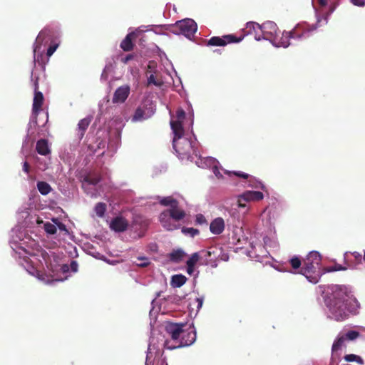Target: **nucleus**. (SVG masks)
<instances>
[{
    "label": "nucleus",
    "instance_id": "obj_41",
    "mask_svg": "<svg viewBox=\"0 0 365 365\" xmlns=\"http://www.w3.org/2000/svg\"><path fill=\"white\" fill-rule=\"evenodd\" d=\"M147 84H148V86L155 85L156 86H161L163 84V82L160 80H157L155 76L153 74H150L148 77V83Z\"/></svg>",
    "mask_w": 365,
    "mask_h": 365
},
{
    "label": "nucleus",
    "instance_id": "obj_23",
    "mask_svg": "<svg viewBox=\"0 0 365 365\" xmlns=\"http://www.w3.org/2000/svg\"><path fill=\"white\" fill-rule=\"evenodd\" d=\"M225 228V222L222 218L215 219L210 225V230L212 234L219 235L222 232Z\"/></svg>",
    "mask_w": 365,
    "mask_h": 365
},
{
    "label": "nucleus",
    "instance_id": "obj_35",
    "mask_svg": "<svg viewBox=\"0 0 365 365\" xmlns=\"http://www.w3.org/2000/svg\"><path fill=\"white\" fill-rule=\"evenodd\" d=\"M83 181L88 185H96L101 181V177L97 174L88 175L84 178Z\"/></svg>",
    "mask_w": 365,
    "mask_h": 365
},
{
    "label": "nucleus",
    "instance_id": "obj_17",
    "mask_svg": "<svg viewBox=\"0 0 365 365\" xmlns=\"http://www.w3.org/2000/svg\"><path fill=\"white\" fill-rule=\"evenodd\" d=\"M128 220L122 216L114 217L110 224V229L118 232L125 231L128 228Z\"/></svg>",
    "mask_w": 365,
    "mask_h": 365
},
{
    "label": "nucleus",
    "instance_id": "obj_26",
    "mask_svg": "<svg viewBox=\"0 0 365 365\" xmlns=\"http://www.w3.org/2000/svg\"><path fill=\"white\" fill-rule=\"evenodd\" d=\"M37 153L41 155H46L51 153L48 148V140L46 139H40L37 141L36 145Z\"/></svg>",
    "mask_w": 365,
    "mask_h": 365
},
{
    "label": "nucleus",
    "instance_id": "obj_46",
    "mask_svg": "<svg viewBox=\"0 0 365 365\" xmlns=\"http://www.w3.org/2000/svg\"><path fill=\"white\" fill-rule=\"evenodd\" d=\"M58 47V43H52L49 46V47L47 49L46 55L48 57H50L53 55V53L56 51L57 48Z\"/></svg>",
    "mask_w": 365,
    "mask_h": 365
},
{
    "label": "nucleus",
    "instance_id": "obj_11",
    "mask_svg": "<svg viewBox=\"0 0 365 365\" xmlns=\"http://www.w3.org/2000/svg\"><path fill=\"white\" fill-rule=\"evenodd\" d=\"M186 324L183 323H173L168 322L165 325V331L170 336V344H176L180 341L182 333H183V328ZM166 341H169L167 339Z\"/></svg>",
    "mask_w": 365,
    "mask_h": 365
},
{
    "label": "nucleus",
    "instance_id": "obj_21",
    "mask_svg": "<svg viewBox=\"0 0 365 365\" xmlns=\"http://www.w3.org/2000/svg\"><path fill=\"white\" fill-rule=\"evenodd\" d=\"M135 32H130L126 35L125 38L121 41L120 47L124 51H130L133 49L134 44L133 41L136 38Z\"/></svg>",
    "mask_w": 365,
    "mask_h": 365
},
{
    "label": "nucleus",
    "instance_id": "obj_39",
    "mask_svg": "<svg viewBox=\"0 0 365 365\" xmlns=\"http://www.w3.org/2000/svg\"><path fill=\"white\" fill-rule=\"evenodd\" d=\"M106 210V205L103 202H98L95 206V212L98 217H103Z\"/></svg>",
    "mask_w": 365,
    "mask_h": 365
},
{
    "label": "nucleus",
    "instance_id": "obj_60",
    "mask_svg": "<svg viewBox=\"0 0 365 365\" xmlns=\"http://www.w3.org/2000/svg\"><path fill=\"white\" fill-rule=\"evenodd\" d=\"M364 261H365V250H364Z\"/></svg>",
    "mask_w": 365,
    "mask_h": 365
},
{
    "label": "nucleus",
    "instance_id": "obj_8",
    "mask_svg": "<svg viewBox=\"0 0 365 365\" xmlns=\"http://www.w3.org/2000/svg\"><path fill=\"white\" fill-rule=\"evenodd\" d=\"M174 27L179 31L180 34L188 38L194 36L197 29V24L191 19L178 21L175 23Z\"/></svg>",
    "mask_w": 365,
    "mask_h": 365
},
{
    "label": "nucleus",
    "instance_id": "obj_48",
    "mask_svg": "<svg viewBox=\"0 0 365 365\" xmlns=\"http://www.w3.org/2000/svg\"><path fill=\"white\" fill-rule=\"evenodd\" d=\"M195 222L198 225L207 224V220L205 216L202 214H197L196 215Z\"/></svg>",
    "mask_w": 365,
    "mask_h": 365
},
{
    "label": "nucleus",
    "instance_id": "obj_50",
    "mask_svg": "<svg viewBox=\"0 0 365 365\" xmlns=\"http://www.w3.org/2000/svg\"><path fill=\"white\" fill-rule=\"evenodd\" d=\"M354 6L362 7L365 6V0H350Z\"/></svg>",
    "mask_w": 365,
    "mask_h": 365
},
{
    "label": "nucleus",
    "instance_id": "obj_10",
    "mask_svg": "<svg viewBox=\"0 0 365 365\" xmlns=\"http://www.w3.org/2000/svg\"><path fill=\"white\" fill-rule=\"evenodd\" d=\"M232 243L234 245H236L235 247H233L235 252H237L239 249L243 248V245L245 243L249 244V240H247L244 237V232L242 229V222L241 221L238 222L237 225H235L232 227Z\"/></svg>",
    "mask_w": 365,
    "mask_h": 365
},
{
    "label": "nucleus",
    "instance_id": "obj_12",
    "mask_svg": "<svg viewBox=\"0 0 365 365\" xmlns=\"http://www.w3.org/2000/svg\"><path fill=\"white\" fill-rule=\"evenodd\" d=\"M346 339L339 333L331 347V360L337 361L340 359L342 349L346 346Z\"/></svg>",
    "mask_w": 365,
    "mask_h": 365
},
{
    "label": "nucleus",
    "instance_id": "obj_24",
    "mask_svg": "<svg viewBox=\"0 0 365 365\" xmlns=\"http://www.w3.org/2000/svg\"><path fill=\"white\" fill-rule=\"evenodd\" d=\"M43 95L41 91H36L34 93L32 111L35 114H38L41 110V107L43 103Z\"/></svg>",
    "mask_w": 365,
    "mask_h": 365
},
{
    "label": "nucleus",
    "instance_id": "obj_3",
    "mask_svg": "<svg viewBox=\"0 0 365 365\" xmlns=\"http://www.w3.org/2000/svg\"><path fill=\"white\" fill-rule=\"evenodd\" d=\"M278 247L275 227L270 225L264 232H261L258 228H255L251 232L249 247L246 252L250 258L261 261L263 258L267 257L268 247L277 249Z\"/></svg>",
    "mask_w": 365,
    "mask_h": 365
},
{
    "label": "nucleus",
    "instance_id": "obj_47",
    "mask_svg": "<svg viewBox=\"0 0 365 365\" xmlns=\"http://www.w3.org/2000/svg\"><path fill=\"white\" fill-rule=\"evenodd\" d=\"M245 34L240 35L239 37H237L234 34H230V43H239L245 38Z\"/></svg>",
    "mask_w": 365,
    "mask_h": 365
},
{
    "label": "nucleus",
    "instance_id": "obj_40",
    "mask_svg": "<svg viewBox=\"0 0 365 365\" xmlns=\"http://www.w3.org/2000/svg\"><path fill=\"white\" fill-rule=\"evenodd\" d=\"M182 232L186 235H190L191 237H194L199 234V230L197 229H195L193 227H182Z\"/></svg>",
    "mask_w": 365,
    "mask_h": 365
},
{
    "label": "nucleus",
    "instance_id": "obj_57",
    "mask_svg": "<svg viewBox=\"0 0 365 365\" xmlns=\"http://www.w3.org/2000/svg\"><path fill=\"white\" fill-rule=\"evenodd\" d=\"M182 138L180 140H179V143H180V148L181 150H183V149H185V145L182 143Z\"/></svg>",
    "mask_w": 365,
    "mask_h": 365
},
{
    "label": "nucleus",
    "instance_id": "obj_2",
    "mask_svg": "<svg viewBox=\"0 0 365 365\" xmlns=\"http://www.w3.org/2000/svg\"><path fill=\"white\" fill-rule=\"evenodd\" d=\"M318 26L307 27L305 23L298 24L289 31H284L280 38L277 36L278 28L273 21H266L262 24L263 40L269 41L275 47L287 48L290 39L300 40L309 36L311 31L317 29Z\"/></svg>",
    "mask_w": 365,
    "mask_h": 365
},
{
    "label": "nucleus",
    "instance_id": "obj_49",
    "mask_svg": "<svg viewBox=\"0 0 365 365\" xmlns=\"http://www.w3.org/2000/svg\"><path fill=\"white\" fill-rule=\"evenodd\" d=\"M240 209L239 208H237L236 210H233L232 209V205H231V207L230 209V215L232 216L233 218L235 219H237L239 221H240V220L243 217H237L236 215H234L233 213L235 212V214H237L238 212H239Z\"/></svg>",
    "mask_w": 365,
    "mask_h": 365
},
{
    "label": "nucleus",
    "instance_id": "obj_30",
    "mask_svg": "<svg viewBox=\"0 0 365 365\" xmlns=\"http://www.w3.org/2000/svg\"><path fill=\"white\" fill-rule=\"evenodd\" d=\"M187 281V278L182 274H175L172 277L171 285L173 287H180Z\"/></svg>",
    "mask_w": 365,
    "mask_h": 365
},
{
    "label": "nucleus",
    "instance_id": "obj_56",
    "mask_svg": "<svg viewBox=\"0 0 365 365\" xmlns=\"http://www.w3.org/2000/svg\"><path fill=\"white\" fill-rule=\"evenodd\" d=\"M58 225V227L61 230H63V231H66V227L64 224H63L62 222H58L57 224Z\"/></svg>",
    "mask_w": 365,
    "mask_h": 365
},
{
    "label": "nucleus",
    "instance_id": "obj_61",
    "mask_svg": "<svg viewBox=\"0 0 365 365\" xmlns=\"http://www.w3.org/2000/svg\"><path fill=\"white\" fill-rule=\"evenodd\" d=\"M220 50H215L214 52H218Z\"/></svg>",
    "mask_w": 365,
    "mask_h": 365
},
{
    "label": "nucleus",
    "instance_id": "obj_51",
    "mask_svg": "<svg viewBox=\"0 0 365 365\" xmlns=\"http://www.w3.org/2000/svg\"><path fill=\"white\" fill-rule=\"evenodd\" d=\"M212 170H213V173H215V176L217 178H222V175L220 172V168L216 165H215L213 166Z\"/></svg>",
    "mask_w": 365,
    "mask_h": 365
},
{
    "label": "nucleus",
    "instance_id": "obj_6",
    "mask_svg": "<svg viewBox=\"0 0 365 365\" xmlns=\"http://www.w3.org/2000/svg\"><path fill=\"white\" fill-rule=\"evenodd\" d=\"M171 129L174 134L173 140V146L175 152L180 155H188L190 153L192 148L191 142L188 139H182V143L185 145V149L181 150L180 148L179 140L182 138L184 135V128L182 123L180 120L170 121Z\"/></svg>",
    "mask_w": 365,
    "mask_h": 365
},
{
    "label": "nucleus",
    "instance_id": "obj_37",
    "mask_svg": "<svg viewBox=\"0 0 365 365\" xmlns=\"http://www.w3.org/2000/svg\"><path fill=\"white\" fill-rule=\"evenodd\" d=\"M203 302H204L203 297H197L192 302H191L190 303V307L192 310L194 309V308L192 307H196L195 311H196V312H198L200 311V309H201V307H202Z\"/></svg>",
    "mask_w": 365,
    "mask_h": 365
},
{
    "label": "nucleus",
    "instance_id": "obj_31",
    "mask_svg": "<svg viewBox=\"0 0 365 365\" xmlns=\"http://www.w3.org/2000/svg\"><path fill=\"white\" fill-rule=\"evenodd\" d=\"M346 341H354L359 336V333L356 330H343L339 332Z\"/></svg>",
    "mask_w": 365,
    "mask_h": 365
},
{
    "label": "nucleus",
    "instance_id": "obj_22",
    "mask_svg": "<svg viewBox=\"0 0 365 365\" xmlns=\"http://www.w3.org/2000/svg\"><path fill=\"white\" fill-rule=\"evenodd\" d=\"M228 43V35H224L222 37L212 36L206 43L207 46H222L225 47Z\"/></svg>",
    "mask_w": 365,
    "mask_h": 365
},
{
    "label": "nucleus",
    "instance_id": "obj_44",
    "mask_svg": "<svg viewBox=\"0 0 365 365\" xmlns=\"http://www.w3.org/2000/svg\"><path fill=\"white\" fill-rule=\"evenodd\" d=\"M290 264L292 265V268L296 269H299L302 264L301 260L297 257H294L290 259L289 260Z\"/></svg>",
    "mask_w": 365,
    "mask_h": 365
},
{
    "label": "nucleus",
    "instance_id": "obj_27",
    "mask_svg": "<svg viewBox=\"0 0 365 365\" xmlns=\"http://www.w3.org/2000/svg\"><path fill=\"white\" fill-rule=\"evenodd\" d=\"M248 186L255 189H261L262 191H267V187L259 179L250 175L249 178L247 179Z\"/></svg>",
    "mask_w": 365,
    "mask_h": 365
},
{
    "label": "nucleus",
    "instance_id": "obj_43",
    "mask_svg": "<svg viewBox=\"0 0 365 365\" xmlns=\"http://www.w3.org/2000/svg\"><path fill=\"white\" fill-rule=\"evenodd\" d=\"M44 230L49 235H54L57 231L56 227L50 222L44 224Z\"/></svg>",
    "mask_w": 365,
    "mask_h": 365
},
{
    "label": "nucleus",
    "instance_id": "obj_29",
    "mask_svg": "<svg viewBox=\"0 0 365 365\" xmlns=\"http://www.w3.org/2000/svg\"><path fill=\"white\" fill-rule=\"evenodd\" d=\"M91 123V119L88 118H86L81 119L78 124V129L79 130V138H82L84 135L86 130H87L89 124Z\"/></svg>",
    "mask_w": 365,
    "mask_h": 365
},
{
    "label": "nucleus",
    "instance_id": "obj_15",
    "mask_svg": "<svg viewBox=\"0 0 365 365\" xmlns=\"http://www.w3.org/2000/svg\"><path fill=\"white\" fill-rule=\"evenodd\" d=\"M173 218L166 210L163 211L159 215V221L162 226L168 231L178 229L179 227L173 222Z\"/></svg>",
    "mask_w": 365,
    "mask_h": 365
},
{
    "label": "nucleus",
    "instance_id": "obj_4",
    "mask_svg": "<svg viewBox=\"0 0 365 365\" xmlns=\"http://www.w3.org/2000/svg\"><path fill=\"white\" fill-rule=\"evenodd\" d=\"M320 262V254L317 251H311L304 259L299 273L304 275L309 282L317 284L322 275L324 274V269L321 268Z\"/></svg>",
    "mask_w": 365,
    "mask_h": 365
},
{
    "label": "nucleus",
    "instance_id": "obj_1",
    "mask_svg": "<svg viewBox=\"0 0 365 365\" xmlns=\"http://www.w3.org/2000/svg\"><path fill=\"white\" fill-rule=\"evenodd\" d=\"M324 299L328 309V317L336 321L345 319L349 313L356 314L360 307L356 298L349 296L344 287L328 286L323 291Z\"/></svg>",
    "mask_w": 365,
    "mask_h": 365
},
{
    "label": "nucleus",
    "instance_id": "obj_38",
    "mask_svg": "<svg viewBox=\"0 0 365 365\" xmlns=\"http://www.w3.org/2000/svg\"><path fill=\"white\" fill-rule=\"evenodd\" d=\"M344 359L347 362H356L359 364H363V359L356 354H347L344 356Z\"/></svg>",
    "mask_w": 365,
    "mask_h": 365
},
{
    "label": "nucleus",
    "instance_id": "obj_9",
    "mask_svg": "<svg viewBox=\"0 0 365 365\" xmlns=\"http://www.w3.org/2000/svg\"><path fill=\"white\" fill-rule=\"evenodd\" d=\"M319 4L322 7V10L320 11V13L315 10L316 12V17H317V26H321L323 25H325L328 22V17L329 15H331L334 11L336 9L337 6V4H331L329 5V9L327 10V0H318Z\"/></svg>",
    "mask_w": 365,
    "mask_h": 365
},
{
    "label": "nucleus",
    "instance_id": "obj_18",
    "mask_svg": "<svg viewBox=\"0 0 365 365\" xmlns=\"http://www.w3.org/2000/svg\"><path fill=\"white\" fill-rule=\"evenodd\" d=\"M130 93V88L128 86H123L118 88L113 97V103H122L125 101Z\"/></svg>",
    "mask_w": 365,
    "mask_h": 365
},
{
    "label": "nucleus",
    "instance_id": "obj_42",
    "mask_svg": "<svg viewBox=\"0 0 365 365\" xmlns=\"http://www.w3.org/2000/svg\"><path fill=\"white\" fill-rule=\"evenodd\" d=\"M145 112L141 108H138L133 116V121L141 120L143 118Z\"/></svg>",
    "mask_w": 365,
    "mask_h": 365
},
{
    "label": "nucleus",
    "instance_id": "obj_53",
    "mask_svg": "<svg viewBox=\"0 0 365 365\" xmlns=\"http://www.w3.org/2000/svg\"><path fill=\"white\" fill-rule=\"evenodd\" d=\"M23 170L26 173H29L30 171V165L26 161H25L23 164Z\"/></svg>",
    "mask_w": 365,
    "mask_h": 365
},
{
    "label": "nucleus",
    "instance_id": "obj_54",
    "mask_svg": "<svg viewBox=\"0 0 365 365\" xmlns=\"http://www.w3.org/2000/svg\"><path fill=\"white\" fill-rule=\"evenodd\" d=\"M38 77H36L34 83V93L38 91Z\"/></svg>",
    "mask_w": 365,
    "mask_h": 365
},
{
    "label": "nucleus",
    "instance_id": "obj_16",
    "mask_svg": "<svg viewBox=\"0 0 365 365\" xmlns=\"http://www.w3.org/2000/svg\"><path fill=\"white\" fill-rule=\"evenodd\" d=\"M173 218L166 210L163 211L159 215V221L162 226L168 231L178 229L179 227L173 222Z\"/></svg>",
    "mask_w": 365,
    "mask_h": 365
},
{
    "label": "nucleus",
    "instance_id": "obj_5",
    "mask_svg": "<svg viewBox=\"0 0 365 365\" xmlns=\"http://www.w3.org/2000/svg\"><path fill=\"white\" fill-rule=\"evenodd\" d=\"M263 198L264 194L260 191L247 190L238 195L236 200L232 202V209H240L236 214L237 217H244L248 212L250 207L246 202L260 201ZM233 215H235V213Z\"/></svg>",
    "mask_w": 365,
    "mask_h": 365
},
{
    "label": "nucleus",
    "instance_id": "obj_19",
    "mask_svg": "<svg viewBox=\"0 0 365 365\" xmlns=\"http://www.w3.org/2000/svg\"><path fill=\"white\" fill-rule=\"evenodd\" d=\"M54 31L52 29H50L48 27L43 28L38 34V36L36 37V42H35V47H34V53H36L37 49H39L41 44L43 43V41L46 39V37L51 36L53 34Z\"/></svg>",
    "mask_w": 365,
    "mask_h": 365
},
{
    "label": "nucleus",
    "instance_id": "obj_25",
    "mask_svg": "<svg viewBox=\"0 0 365 365\" xmlns=\"http://www.w3.org/2000/svg\"><path fill=\"white\" fill-rule=\"evenodd\" d=\"M200 257L198 252L193 253L190 257L188 259V260L186 262V266H187V273L189 275H192L194 273L195 265L197 263V262L200 260Z\"/></svg>",
    "mask_w": 365,
    "mask_h": 365
},
{
    "label": "nucleus",
    "instance_id": "obj_55",
    "mask_svg": "<svg viewBox=\"0 0 365 365\" xmlns=\"http://www.w3.org/2000/svg\"><path fill=\"white\" fill-rule=\"evenodd\" d=\"M71 268L72 271L76 272L77 269H78V264H77V262H75V261H72L71 263Z\"/></svg>",
    "mask_w": 365,
    "mask_h": 365
},
{
    "label": "nucleus",
    "instance_id": "obj_52",
    "mask_svg": "<svg viewBox=\"0 0 365 365\" xmlns=\"http://www.w3.org/2000/svg\"><path fill=\"white\" fill-rule=\"evenodd\" d=\"M134 56V54H128L125 58H123L121 59V62L126 64L128 63L129 61L133 59Z\"/></svg>",
    "mask_w": 365,
    "mask_h": 365
},
{
    "label": "nucleus",
    "instance_id": "obj_58",
    "mask_svg": "<svg viewBox=\"0 0 365 365\" xmlns=\"http://www.w3.org/2000/svg\"><path fill=\"white\" fill-rule=\"evenodd\" d=\"M148 264V262H144V263H143V264H140V265L141 267H145V266H147Z\"/></svg>",
    "mask_w": 365,
    "mask_h": 365
},
{
    "label": "nucleus",
    "instance_id": "obj_32",
    "mask_svg": "<svg viewBox=\"0 0 365 365\" xmlns=\"http://www.w3.org/2000/svg\"><path fill=\"white\" fill-rule=\"evenodd\" d=\"M185 255V253L182 250H176L170 253L169 258L172 262H179Z\"/></svg>",
    "mask_w": 365,
    "mask_h": 365
},
{
    "label": "nucleus",
    "instance_id": "obj_14",
    "mask_svg": "<svg viewBox=\"0 0 365 365\" xmlns=\"http://www.w3.org/2000/svg\"><path fill=\"white\" fill-rule=\"evenodd\" d=\"M344 261L345 265L343 266L339 264H336L334 266L328 267L324 269V273L332 272H336V271H344L348 269L356 268V267H357V264H351L349 262V256L348 252H346L344 254Z\"/></svg>",
    "mask_w": 365,
    "mask_h": 365
},
{
    "label": "nucleus",
    "instance_id": "obj_28",
    "mask_svg": "<svg viewBox=\"0 0 365 365\" xmlns=\"http://www.w3.org/2000/svg\"><path fill=\"white\" fill-rule=\"evenodd\" d=\"M250 175L242 171H230V185L235 182L236 178L247 180Z\"/></svg>",
    "mask_w": 365,
    "mask_h": 365
},
{
    "label": "nucleus",
    "instance_id": "obj_45",
    "mask_svg": "<svg viewBox=\"0 0 365 365\" xmlns=\"http://www.w3.org/2000/svg\"><path fill=\"white\" fill-rule=\"evenodd\" d=\"M176 120H180V122L182 123L183 120L185 118V112L182 108H180L176 110Z\"/></svg>",
    "mask_w": 365,
    "mask_h": 365
},
{
    "label": "nucleus",
    "instance_id": "obj_13",
    "mask_svg": "<svg viewBox=\"0 0 365 365\" xmlns=\"http://www.w3.org/2000/svg\"><path fill=\"white\" fill-rule=\"evenodd\" d=\"M245 34L246 35H252L256 41L263 40L262 24L259 25L255 22H248L246 24Z\"/></svg>",
    "mask_w": 365,
    "mask_h": 365
},
{
    "label": "nucleus",
    "instance_id": "obj_59",
    "mask_svg": "<svg viewBox=\"0 0 365 365\" xmlns=\"http://www.w3.org/2000/svg\"><path fill=\"white\" fill-rule=\"evenodd\" d=\"M224 173H225V174H227V173H228V171H227V170H224Z\"/></svg>",
    "mask_w": 365,
    "mask_h": 365
},
{
    "label": "nucleus",
    "instance_id": "obj_34",
    "mask_svg": "<svg viewBox=\"0 0 365 365\" xmlns=\"http://www.w3.org/2000/svg\"><path fill=\"white\" fill-rule=\"evenodd\" d=\"M159 202L161 205L170 206V207L178 204V201L172 196L163 197L160 200Z\"/></svg>",
    "mask_w": 365,
    "mask_h": 365
},
{
    "label": "nucleus",
    "instance_id": "obj_20",
    "mask_svg": "<svg viewBox=\"0 0 365 365\" xmlns=\"http://www.w3.org/2000/svg\"><path fill=\"white\" fill-rule=\"evenodd\" d=\"M165 210L169 213L174 221H180L186 215L185 210L180 207L179 203Z\"/></svg>",
    "mask_w": 365,
    "mask_h": 365
},
{
    "label": "nucleus",
    "instance_id": "obj_33",
    "mask_svg": "<svg viewBox=\"0 0 365 365\" xmlns=\"http://www.w3.org/2000/svg\"><path fill=\"white\" fill-rule=\"evenodd\" d=\"M37 188L39 192L43 195L48 194L51 190L50 185L43 181H38L37 182Z\"/></svg>",
    "mask_w": 365,
    "mask_h": 365
},
{
    "label": "nucleus",
    "instance_id": "obj_7",
    "mask_svg": "<svg viewBox=\"0 0 365 365\" xmlns=\"http://www.w3.org/2000/svg\"><path fill=\"white\" fill-rule=\"evenodd\" d=\"M196 340V331L193 328L190 327L188 330L183 329V333L180 338V341L176 344H170V341H165V347L168 349H175L192 344Z\"/></svg>",
    "mask_w": 365,
    "mask_h": 365
},
{
    "label": "nucleus",
    "instance_id": "obj_36",
    "mask_svg": "<svg viewBox=\"0 0 365 365\" xmlns=\"http://www.w3.org/2000/svg\"><path fill=\"white\" fill-rule=\"evenodd\" d=\"M349 252V255H351L353 256V257L354 258V261H352L349 258V262L351 264H357V267L356 269H358L359 264H361L362 261L364 260V257H362L361 255L358 252Z\"/></svg>",
    "mask_w": 365,
    "mask_h": 365
}]
</instances>
